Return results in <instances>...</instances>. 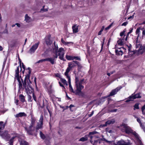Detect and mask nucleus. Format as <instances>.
Masks as SVG:
<instances>
[{"mask_svg": "<svg viewBox=\"0 0 145 145\" xmlns=\"http://www.w3.org/2000/svg\"><path fill=\"white\" fill-rule=\"evenodd\" d=\"M143 51V50H141V51H140V48L138 50V52L139 53H140L141 54H142L141 53V52H142Z\"/></svg>", "mask_w": 145, "mask_h": 145, "instance_id": "69168bd1", "label": "nucleus"}, {"mask_svg": "<svg viewBox=\"0 0 145 145\" xmlns=\"http://www.w3.org/2000/svg\"><path fill=\"white\" fill-rule=\"evenodd\" d=\"M3 33H8V31L7 29H5L3 32Z\"/></svg>", "mask_w": 145, "mask_h": 145, "instance_id": "680f3d73", "label": "nucleus"}, {"mask_svg": "<svg viewBox=\"0 0 145 145\" xmlns=\"http://www.w3.org/2000/svg\"><path fill=\"white\" fill-rule=\"evenodd\" d=\"M19 67H18L15 71V79L16 78L18 82L19 90H24L27 94L31 93L33 90L31 85V83L29 80V76L28 75L27 77H25L23 81L22 79L23 84L22 87V83L19 77Z\"/></svg>", "mask_w": 145, "mask_h": 145, "instance_id": "f257e3e1", "label": "nucleus"}, {"mask_svg": "<svg viewBox=\"0 0 145 145\" xmlns=\"http://www.w3.org/2000/svg\"><path fill=\"white\" fill-rule=\"evenodd\" d=\"M117 111V109H114L113 110H111L110 111L111 112H116Z\"/></svg>", "mask_w": 145, "mask_h": 145, "instance_id": "864d4df0", "label": "nucleus"}, {"mask_svg": "<svg viewBox=\"0 0 145 145\" xmlns=\"http://www.w3.org/2000/svg\"><path fill=\"white\" fill-rule=\"evenodd\" d=\"M36 79H37L35 77H34V81L35 83L36 86H37Z\"/></svg>", "mask_w": 145, "mask_h": 145, "instance_id": "8fccbe9b", "label": "nucleus"}, {"mask_svg": "<svg viewBox=\"0 0 145 145\" xmlns=\"http://www.w3.org/2000/svg\"><path fill=\"white\" fill-rule=\"evenodd\" d=\"M135 118H137V121L139 123V124H140V123H142L141 120L139 118L137 117L136 116H135Z\"/></svg>", "mask_w": 145, "mask_h": 145, "instance_id": "ea45409f", "label": "nucleus"}, {"mask_svg": "<svg viewBox=\"0 0 145 145\" xmlns=\"http://www.w3.org/2000/svg\"><path fill=\"white\" fill-rule=\"evenodd\" d=\"M76 92L75 93L76 95L82 97H85V95L84 93L82 92L81 90L84 88H76Z\"/></svg>", "mask_w": 145, "mask_h": 145, "instance_id": "9d476101", "label": "nucleus"}, {"mask_svg": "<svg viewBox=\"0 0 145 145\" xmlns=\"http://www.w3.org/2000/svg\"><path fill=\"white\" fill-rule=\"evenodd\" d=\"M133 106L134 107V110H135L136 109H139V104L138 103H136Z\"/></svg>", "mask_w": 145, "mask_h": 145, "instance_id": "c756f323", "label": "nucleus"}, {"mask_svg": "<svg viewBox=\"0 0 145 145\" xmlns=\"http://www.w3.org/2000/svg\"><path fill=\"white\" fill-rule=\"evenodd\" d=\"M66 59L68 60H73V56L66 55L65 56Z\"/></svg>", "mask_w": 145, "mask_h": 145, "instance_id": "b1692460", "label": "nucleus"}, {"mask_svg": "<svg viewBox=\"0 0 145 145\" xmlns=\"http://www.w3.org/2000/svg\"><path fill=\"white\" fill-rule=\"evenodd\" d=\"M121 131L126 134L128 135L132 134L134 135L135 137L138 139L139 138L138 135L136 132L134 131L131 128L128 126L126 124L123 123L120 126Z\"/></svg>", "mask_w": 145, "mask_h": 145, "instance_id": "20e7f679", "label": "nucleus"}, {"mask_svg": "<svg viewBox=\"0 0 145 145\" xmlns=\"http://www.w3.org/2000/svg\"><path fill=\"white\" fill-rule=\"evenodd\" d=\"M20 145H27L28 143L24 140H19Z\"/></svg>", "mask_w": 145, "mask_h": 145, "instance_id": "412c9836", "label": "nucleus"}, {"mask_svg": "<svg viewBox=\"0 0 145 145\" xmlns=\"http://www.w3.org/2000/svg\"><path fill=\"white\" fill-rule=\"evenodd\" d=\"M43 116L42 115H41L39 122L37 123V125L35 127V124L36 119L34 117H31L30 125L28 127H25V129L27 133L29 135H33L35 134V130L37 132L39 129L42 128L43 125Z\"/></svg>", "mask_w": 145, "mask_h": 145, "instance_id": "f03ea898", "label": "nucleus"}, {"mask_svg": "<svg viewBox=\"0 0 145 145\" xmlns=\"http://www.w3.org/2000/svg\"><path fill=\"white\" fill-rule=\"evenodd\" d=\"M141 97V96H140L139 93H138L136 94H132L131 95L129 96L125 102L126 103H128L130 101H133V100L137 98H140Z\"/></svg>", "mask_w": 145, "mask_h": 145, "instance_id": "39448f33", "label": "nucleus"}, {"mask_svg": "<svg viewBox=\"0 0 145 145\" xmlns=\"http://www.w3.org/2000/svg\"><path fill=\"white\" fill-rule=\"evenodd\" d=\"M112 24H113L112 23H111L107 27H106L105 28V30H107L109 29L112 26Z\"/></svg>", "mask_w": 145, "mask_h": 145, "instance_id": "79ce46f5", "label": "nucleus"}, {"mask_svg": "<svg viewBox=\"0 0 145 145\" xmlns=\"http://www.w3.org/2000/svg\"><path fill=\"white\" fill-rule=\"evenodd\" d=\"M39 42L35 43V44L33 45L29 50L28 51V53L30 54H32L35 52L36 50L38 48L39 44Z\"/></svg>", "mask_w": 145, "mask_h": 145, "instance_id": "1a4fd4ad", "label": "nucleus"}, {"mask_svg": "<svg viewBox=\"0 0 145 145\" xmlns=\"http://www.w3.org/2000/svg\"><path fill=\"white\" fill-rule=\"evenodd\" d=\"M94 112V111H92L91 114H88V116H89V117H90L91 116L93 115V114Z\"/></svg>", "mask_w": 145, "mask_h": 145, "instance_id": "09e8293b", "label": "nucleus"}, {"mask_svg": "<svg viewBox=\"0 0 145 145\" xmlns=\"http://www.w3.org/2000/svg\"><path fill=\"white\" fill-rule=\"evenodd\" d=\"M84 81V79L81 80L79 81L78 77L75 76V86L76 88H84V87L82 84Z\"/></svg>", "mask_w": 145, "mask_h": 145, "instance_id": "423d86ee", "label": "nucleus"}, {"mask_svg": "<svg viewBox=\"0 0 145 145\" xmlns=\"http://www.w3.org/2000/svg\"><path fill=\"white\" fill-rule=\"evenodd\" d=\"M98 142V141L97 140H95L94 141V143H93V145H95V144L96 143H97Z\"/></svg>", "mask_w": 145, "mask_h": 145, "instance_id": "338daca9", "label": "nucleus"}, {"mask_svg": "<svg viewBox=\"0 0 145 145\" xmlns=\"http://www.w3.org/2000/svg\"><path fill=\"white\" fill-rule=\"evenodd\" d=\"M145 109V105H144L141 108L142 112L143 114H144V110Z\"/></svg>", "mask_w": 145, "mask_h": 145, "instance_id": "58836bf2", "label": "nucleus"}, {"mask_svg": "<svg viewBox=\"0 0 145 145\" xmlns=\"http://www.w3.org/2000/svg\"><path fill=\"white\" fill-rule=\"evenodd\" d=\"M74 59L79 60V61H81V60L80 57L78 56H73V60Z\"/></svg>", "mask_w": 145, "mask_h": 145, "instance_id": "c9c22d12", "label": "nucleus"}, {"mask_svg": "<svg viewBox=\"0 0 145 145\" xmlns=\"http://www.w3.org/2000/svg\"><path fill=\"white\" fill-rule=\"evenodd\" d=\"M40 135L41 138H42L43 139H44L45 138V135L42 133L41 131H40Z\"/></svg>", "mask_w": 145, "mask_h": 145, "instance_id": "72a5a7b5", "label": "nucleus"}, {"mask_svg": "<svg viewBox=\"0 0 145 145\" xmlns=\"http://www.w3.org/2000/svg\"><path fill=\"white\" fill-rule=\"evenodd\" d=\"M126 31V29L125 28L120 33V36L121 37H123V38H124V37L126 36L125 34V33Z\"/></svg>", "mask_w": 145, "mask_h": 145, "instance_id": "4be33fe9", "label": "nucleus"}, {"mask_svg": "<svg viewBox=\"0 0 145 145\" xmlns=\"http://www.w3.org/2000/svg\"><path fill=\"white\" fill-rule=\"evenodd\" d=\"M133 28H130L129 30V32H128L129 33H131L133 32Z\"/></svg>", "mask_w": 145, "mask_h": 145, "instance_id": "603ef678", "label": "nucleus"}, {"mask_svg": "<svg viewBox=\"0 0 145 145\" xmlns=\"http://www.w3.org/2000/svg\"><path fill=\"white\" fill-rule=\"evenodd\" d=\"M98 133V132L96 131H93V132H90L89 133V135H94V134H97V133Z\"/></svg>", "mask_w": 145, "mask_h": 145, "instance_id": "a19ab883", "label": "nucleus"}, {"mask_svg": "<svg viewBox=\"0 0 145 145\" xmlns=\"http://www.w3.org/2000/svg\"><path fill=\"white\" fill-rule=\"evenodd\" d=\"M17 137V135L15 134L14 136L12 137L9 140V143L10 145H13V143L14 141L15 138Z\"/></svg>", "mask_w": 145, "mask_h": 145, "instance_id": "a211bd4d", "label": "nucleus"}, {"mask_svg": "<svg viewBox=\"0 0 145 145\" xmlns=\"http://www.w3.org/2000/svg\"><path fill=\"white\" fill-rule=\"evenodd\" d=\"M15 25H16L17 26L19 27H20V24H19V23H16L15 24Z\"/></svg>", "mask_w": 145, "mask_h": 145, "instance_id": "bf43d9fd", "label": "nucleus"}, {"mask_svg": "<svg viewBox=\"0 0 145 145\" xmlns=\"http://www.w3.org/2000/svg\"><path fill=\"white\" fill-rule=\"evenodd\" d=\"M139 48H140V51H141V50H143L142 52H141L142 54H143L144 52H145V46H140Z\"/></svg>", "mask_w": 145, "mask_h": 145, "instance_id": "473e14b6", "label": "nucleus"}, {"mask_svg": "<svg viewBox=\"0 0 145 145\" xmlns=\"http://www.w3.org/2000/svg\"><path fill=\"white\" fill-rule=\"evenodd\" d=\"M73 31L74 33H76L78 31V26L76 25H75L72 27Z\"/></svg>", "mask_w": 145, "mask_h": 145, "instance_id": "aec40b11", "label": "nucleus"}, {"mask_svg": "<svg viewBox=\"0 0 145 145\" xmlns=\"http://www.w3.org/2000/svg\"><path fill=\"white\" fill-rule=\"evenodd\" d=\"M30 17L27 16V14H26L25 16V20L27 22H29Z\"/></svg>", "mask_w": 145, "mask_h": 145, "instance_id": "7c9ffc66", "label": "nucleus"}, {"mask_svg": "<svg viewBox=\"0 0 145 145\" xmlns=\"http://www.w3.org/2000/svg\"><path fill=\"white\" fill-rule=\"evenodd\" d=\"M105 40V39L104 38L103 40V42L101 44V50L103 48V46Z\"/></svg>", "mask_w": 145, "mask_h": 145, "instance_id": "3c124183", "label": "nucleus"}, {"mask_svg": "<svg viewBox=\"0 0 145 145\" xmlns=\"http://www.w3.org/2000/svg\"><path fill=\"white\" fill-rule=\"evenodd\" d=\"M130 142H126L123 140L118 141V145H130Z\"/></svg>", "mask_w": 145, "mask_h": 145, "instance_id": "4468645a", "label": "nucleus"}, {"mask_svg": "<svg viewBox=\"0 0 145 145\" xmlns=\"http://www.w3.org/2000/svg\"><path fill=\"white\" fill-rule=\"evenodd\" d=\"M5 123H4L3 121H0V127L1 129H3L5 126Z\"/></svg>", "mask_w": 145, "mask_h": 145, "instance_id": "bb28decb", "label": "nucleus"}, {"mask_svg": "<svg viewBox=\"0 0 145 145\" xmlns=\"http://www.w3.org/2000/svg\"><path fill=\"white\" fill-rule=\"evenodd\" d=\"M88 140V138L87 137H84L81 138L79 141H85Z\"/></svg>", "mask_w": 145, "mask_h": 145, "instance_id": "cd10ccee", "label": "nucleus"}, {"mask_svg": "<svg viewBox=\"0 0 145 145\" xmlns=\"http://www.w3.org/2000/svg\"><path fill=\"white\" fill-rule=\"evenodd\" d=\"M60 80L64 84L66 85L67 86L68 85V84L67 81L64 79L61 78Z\"/></svg>", "mask_w": 145, "mask_h": 145, "instance_id": "f704fd0d", "label": "nucleus"}, {"mask_svg": "<svg viewBox=\"0 0 145 145\" xmlns=\"http://www.w3.org/2000/svg\"><path fill=\"white\" fill-rule=\"evenodd\" d=\"M141 30V29L140 27H139L138 28L136 31V33L137 34V38H138V37L140 35V33H139L140 32V30Z\"/></svg>", "mask_w": 145, "mask_h": 145, "instance_id": "a878e982", "label": "nucleus"}, {"mask_svg": "<svg viewBox=\"0 0 145 145\" xmlns=\"http://www.w3.org/2000/svg\"><path fill=\"white\" fill-rule=\"evenodd\" d=\"M115 122V121L114 119L108 120L105 123V124H104L103 126L105 127L107 125L113 124Z\"/></svg>", "mask_w": 145, "mask_h": 145, "instance_id": "2eb2a0df", "label": "nucleus"}, {"mask_svg": "<svg viewBox=\"0 0 145 145\" xmlns=\"http://www.w3.org/2000/svg\"><path fill=\"white\" fill-rule=\"evenodd\" d=\"M0 136L3 139L6 140H8L10 137V135L8 133V132L7 130L4 131L0 132Z\"/></svg>", "mask_w": 145, "mask_h": 145, "instance_id": "6e6552de", "label": "nucleus"}, {"mask_svg": "<svg viewBox=\"0 0 145 145\" xmlns=\"http://www.w3.org/2000/svg\"><path fill=\"white\" fill-rule=\"evenodd\" d=\"M123 54V52L122 51H121V50H118V56H121Z\"/></svg>", "mask_w": 145, "mask_h": 145, "instance_id": "37998d69", "label": "nucleus"}, {"mask_svg": "<svg viewBox=\"0 0 145 145\" xmlns=\"http://www.w3.org/2000/svg\"><path fill=\"white\" fill-rule=\"evenodd\" d=\"M74 107V106L73 105H70L69 107L70 108V110L72 111L71 110V108L72 107Z\"/></svg>", "mask_w": 145, "mask_h": 145, "instance_id": "13d9d810", "label": "nucleus"}, {"mask_svg": "<svg viewBox=\"0 0 145 145\" xmlns=\"http://www.w3.org/2000/svg\"><path fill=\"white\" fill-rule=\"evenodd\" d=\"M61 42L62 43H63V44H64L65 45H68V44H71L72 45L73 44V43L72 42H65V41H64L63 40V39H61Z\"/></svg>", "mask_w": 145, "mask_h": 145, "instance_id": "5701e85b", "label": "nucleus"}, {"mask_svg": "<svg viewBox=\"0 0 145 145\" xmlns=\"http://www.w3.org/2000/svg\"><path fill=\"white\" fill-rule=\"evenodd\" d=\"M54 46L53 48L52 52L55 55L54 57H49L45 59V61H49L52 64H54L55 63V59L57 58L58 56H59V58L61 60L63 61H65L64 58L65 50L62 48H60L58 49V47L57 46H56V42H54Z\"/></svg>", "mask_w": 145, "mask_h": 145, "instance_id": "7ed1b4c3", "label": "nucleus"}, {"mask_svg": "<svg viewBox=\"0 0 145 145\" xmlns=\"http://www.w3.org/2000/svg\"><path fill=\"white\" fill-rule=\"evenodd\" d=\"M128 22H125L121 24V26H125L127 25L128 24Z\"/></svg>", "mask_w": 145, "mask_h": 145, "instance_id": "49530a36", "label": "nucleus"}, {"mask_svg": "<svg viewBox=\"0 0 145 145\" xmlns=\"http://www.w3.org/2000/svg\"><path fill=\"white\" fill-rule=\"evenodd\" d=\"M46 44L48 45H50L52 43V42L51 40H50L49 39H47L46 40Z\"/></svg>", "mask_w": 145, "mask_h": 145, "instance_id": "c85d7f7f", "label": "nucleus"}, {"mask_svg": "<svg viewBox=\"0 0 145 145\" xmlns=\"http://www.w3.org/2000/svg\"><path fill=\"white\" fill-rule=\"evenodd\" d=\"M45 61V59H40V60H39L37 62H36L35 64H36L37 63H42L43 61Z\"/></svg>", "mask_w": 145, "mask_h": 145, "instance_id": "e433bc0d", "label": "nucleus"}, {"mask_svg": "<svg viewBox=\"0 0 145 145\" xmlns=\"http://www.w3.org/2000/svg\"><path fill=\"white\" fill-rule=\"evenodd\" d=\"M142 128L143 129V131L145 132V126L142 127Z\"/></svg>", "mask_w": 145, "mask_h": 145, "instance_id": "774afa93", "label": "nucleus"}, {"mask_svg": "<svg viewBox=\"0 0 145 145\" xmlns=\"http://www.w3.org/2000/svg\"><path fill=\"white\" fill-rule=\"evenodd\" d=\"M76 66V65L73 62H71L68 63V67L66 70V72L65 73V74L66 76H69L68 75V73L70 71L71 69L73 68Z\"/></svg>", "mask_w": 145, "mask_h": 145, "instance_id": "0eeeda50", "label": "nucleus"}, {"mask_svg": "<svg viewBox=\"0 0 145 145\" xmlns=\"http://www.w3.org/2000/svg\"><path fill=\"white\" fill-rule=\"evenodd\" d=\"M72 62H73V63H74L75 64H76L77 65L79 63V62L76 61H73Z\"/></svg>", "mask_w": 145, "mask_h": 145, "instance_id": "4d7b16f0", "label": "nucleus"}, {"mask_svg": "<svg viewBox=\"0 0 145 145\" xmlns=\"http://www.w3.org/2000/svg\"><path fill=\"white\" fill-rule=\"evenodd\" d=\"M20 100L22 102H24L25 101V97L22 94H21L19 96Z\"/></svg>", "mask_w": 145, "mask_h": 145, "instance_id": "393cba45", "label": "nucleus"}, {"mask_svg": "<svg viewBox=\"0 0 145 145\" xmlns=\"http://www.w3.org/2000/svg\"><path fill=\"white\" fill-rule=\"evenodd\" d=\"M33 98L34 99V100L35 101H36V97L34 93H33Z\"/></svg>", "mask_w": 145, "mask_h": 145, "instance_id": "de8ad7c7", "label": "nucleus"}, {"mask_svg": "<svg viewBox=\"0 0 145 145\" xmlns=\"http://www.w3.org/2000/svg\"><path fill=\"white\" fill-rule=\"evenodd\" d=\"M32 89L33 90V91L31 93H29V94H27L26 92V93L28 95V101H29L31 102L32 101V97L30 95H29V94L31 93H32L33 92V88H32Z\"/></svg>", "mask_w": 145, "mask_h": 145, "instance_id": "2f4dec72", "label": "nucleus"}, {"mask_svg": "<svg viewBox=\"0 0 145 145\" xmlns=\"http://www.w3.org/2000/svg\"><path fill=\"white\" fill-rule=\"evenodd\" d=\"M134 17V15H133L132 16H131L130 17H129L128 18V19L129 20L131 19H133Z\"/></svg>", "mask_w": 145, "mask_h": 145, "instance_id": "5fc2aeb1", "label": "nucleus"}, {"mask_svg": "<svg viewBox=\"0 0 145 145\" xmlns=\"http://www.w3.org/2000/svg\"><path fill=\"white\" fill-rule=\"evenodd\" d=\"M67 78H68V81L69 83V88L70 91L73 93H75V92L74 91L73 89L71 86V78L69 76H66Z\"/></svg>", "mask_w": 145, "mask_h": 145, "instance_id": "ddd939ff", "label": "nucleus"}, {"mask_svg": "<svg viewBox=\"0 0 145 145\" xmlns=\"http://www.w3.org/2000/svg\"><path fill=\"white\" fill-rule=\"evenodd\" d=\"M129 33L128 32L127 34L126 35L125 38H123L122 39H120L118 40V45H122L124 44L125 42L127 40V38H128L129 34Z\"/></svg>", "mask_w": 145, "mask_h": 145, "instance_id": "9b49d317", "label": "nucleus"}, {"mask_svg": "<svg viewBox=\"0 0 145 145\" xmlns=\"http://www.w3.org/2000/svg\"><path fill=\"white\" fill-rule=\"evenodd\" d=\"M15 116V117L18 118L23 116H26L27 115L25 113L23 112L19 113L18 114H16Z\"/></svg>", "mask_w": 145, "mask_h": 145, "instance_id": "f3484780", "label": "nucleus"}, {"mask_svg": "<svg viewBox=\"0 0 145 145\" xmlns=\"http://www.w3.org/2000/svg\"><path fill=\"white\" fill-rule=\"evenodd\" d=\"M141 30H142V37H145V30L144 28H142Z\"/></svg>", "mask_w": 145, "mask_h": 145, "instance_id": "4c0bfd02", "label": "nucleus"}, {"mask_svg": "<svg viewBox=\"0 0 145 145\" xmlns=\"http://www.w3.org/2000/svg\"><path fill=\"white\" fill-rule=\"evenodd\" d=\"M132 47L131 46L128 47V51L129 54L130 55L132 56L135 54L136 52L135 51H132L131 50Z\"/></svg>", "mask_w": 145, "mask_h": 145, "instance_id": "dca6fc26", "label": "nucleus"}, {"mask_svg": "<svg viewBox=\"0 0 145 145\" xmlns=\"http://www.w3.org/2000/svg\"><path fill=\"white\" fill-rule=\"evenodd\" d=\"M59 85L61 86L63 88L65 89V88L64 87L63 85L61 82H59Z\"/></svg>", "mask_w": 145, "mask_h": 145, "instance_id": "6e6d98bb", "label": "nucleus"}, {"mask_svg": "<svg viewBox=\"0 0 145 145\" xmlns=\"http://www.w3.org/2000/svg\"><path fill=\"white\" fill-rule=\"evenodd\" d=\"M140 124V125L141 128L142 127H143L144 126V125L142 124V123H140V124Z\"/></svg>", "mask_w": 145, "mask_h": 145, "instance_id": "052dcab7", "label": "nucleus"}, {"mask_svg": "<svg viewBox=\"0 0 145 145\" xmlns=\"http://www.w3.org/2000/svg\"><path fill=\"white\" fill-rule=\"evenodd\" d=\"M28 69L29 70V71L28 72V74H27V75L25 76V77H27L28 75H29V76L30 74L31 73V71L30 70V68H28Z\"/></svg>", "mask_w": 145, "mask_h": 145, "instance_id": "c03bdc74", "label": "nucleus"}, {"mask_svg": "<svg viewBox=\"0 0 145 145\" xmlns=\"http://www.w3.org/2000/svg\"><path fill=\"white\" fill-rule=\"evenodd\" d=\"M118 92V89L117 88L112 90V91L110 92V93L108 96H112L115 94H116L117 92Z\"/></svg>", "mask_w": 145, "mask_h": 145, "instance_id": "6ab92c4d", "label": "nucleus"}, {"mask_svg": "<svg viewBox=\"0 0 145 145\" xmlns=\"http://www.w3.org/2000/svg\"><path fill=\"white\" fill-rule=\"evenodd\" d=\"M102 31H103L101 30L99 32V33H98V35H101V33H102Z\"/></svg>", "mask_w": 145, "mask_h": 145, "instance_id": "e2e57ef3", "label": "nucleus"}, {"mask_svg": "<svg viewBox=\"0 0 145 145\" xmlns=\"http://www.w3.org/2000/svg\"><path fill=\"white\" fill-rule=\"evenodd\" d=\"M109 129L108 128H106L105 129V131L106 132H108V131H109Z\"/></svg>", "mask_w": 145, "mask_h": 145, "instance_id": "0e129e2a", "label": "nucleus"}, {"mask_svg": "<svg viewBox=\"0 0 145 145\" xmlns=\"http://www.w3.org/2000/svg\"><path fill=\"white\" fill-rule=\"evenodd\" d=\"M101 140L104 141L109 143L110 145H118V142H116V143L114 141H109L106 140L105 138H103Z\"/></svg>", "mask_w": 145, "mask_h": 145, "instance_id": "f8f14e48", "label": "nucleus"}, {"mask_svg": "<svg viewBox=\"0 0 145 145\" xmlns=\"http://www.w3.org/2000/svg\"><path fill=\"white\" fill-rule=\"evenodd\" d=\"M77 65L78 66V69H81L82 67V66L81 65L80 63H79L77 64Z\"/></svg>", "mask_w": 145, "mask_h": 145, "instance_id": "a18cd8bd", "label": "nucleus"}]
</instances>
